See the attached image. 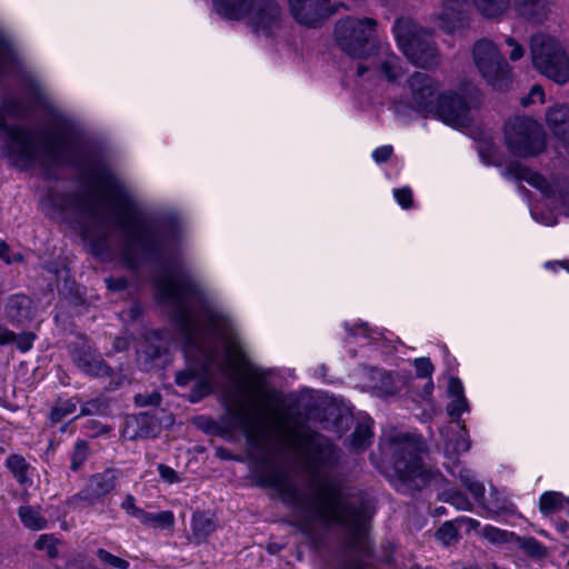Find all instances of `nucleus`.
<instances>
[{
	"instance_id": "nucleus-1",
	"label": "nucleus",
	"mask_w": 569,
	"mask_h": 569,
	"mask_svg": "<svg viewBox=\"0 0 569 569\" xmlns=\"http://www.w3.org/2000/svg\"><path fill=\"white\" fill-rule=\"evenodd\" d=\"M158 299L172 307L173 318L182 331L188 359L199 361L204 371L216 361L218 341L224 360L219 365L222 372H240L247 365V356L231 319L209 306L206 290L190 277L176 279L163 273L156 278Z\"/></svg>"
},
{
	"instance_id": "nucleus-2",
	"label": "nucleus",
	"mask_w": 569,
	"mask_h": 569,
	"mask_svg": "<svg viewBox=\"0 0 569 569\" xmlns=\"http://www.w3.org/2000/svg\"><path fill=\"white\" fill-rule=\"evenodd\" d=\"M290 523L317 547L329 526L342 530L346 547L368 553V530L375 507L370 500H286Z\"/></svg>"
},
{
	"instance_id": "nucleus-3",
	"label": "nucleus",
	"mask_w": 569,
	"mask_h": 569,
	"mask_svg": "<svg viewBox=\"0 0 569 569\" xmlns=\"http://www.w3.org/2000/svg\"><path fill=\"white\" fill-rule=\"evenodd\" d=\"M377 24L372 18L350 16L335 24L333 39L345 53L357 59L355 76L361 84L396 82L405 73L400 58L376 39Z\"/></svg>"
},
{
	"instance_id": "nucleus-4",
	"label": "nucleus",
	"mask_w": 569,
	"mask_h": 569,
	"mask_svg": "<svg viewBox=\"0 0 569 569\" xmlns=\"http://www.w3.org/2000/svg\"><path fill=\"white\" fill-rule=\"evenodd\" d=\"M112 210L117 226L123 231L129 249L139 248L143 253L158 250L159 237L156 229L141 221L133 199L120 183L116 174L101 170L94 176L92 203L88 213L102 219Z\"/></svg>"
},
{
	"instance_id": "nucleus-5",
	"label": "nucleus",
	"mask_w": 569,
	"mask_h": 569,
	"mask_svg": "<svg viewBox=\"0 0 569 569\" xmlns=\"http://www.w3.org/2000/svg\"><path fill=\"white\" fill-rule=\"evenodd\" d=\"M291 450L306 465L315 489L313 498H341L339 483L327 475L339 462V451L331 441L310 429H296L288 433Z\"/></svg>"
},
{
	"instance_id": "nucleus-6",
	"label": "nucleus",
	"mask_w": 569,
	"mask_h": 569,
	"mask_svg": "<svg viewBox=\"0 0 569 569\" xmlns=\"http://www.w3.org/2000/svg\"><path fill=\"white\" fill-rule=\"evenodd\" d=\"M382 450L403 486L420 490L439 481L440 473L427 468L422 462L425 446L419 437L400 432L390 435Z\"/></svg>"
},
{
	"instance_id": "nucleus-7",
	"label": "nucleus",
	"mask_w": 569,
	"mask_h": 569,
	"mask_svg": "<svg viewBox=\"0 0 569 569\" xmlns=\"http://www.w3.org/2000/svg\"><path fill=\"white\" fill-rule=\"evenodd\" d=\"M213 7L223 19H247L257 34L270 36L281 27L282 9L274 0H213Z\"/></svg>"
},
{
	"instance_id": "nucleus-8",
	"label": "nucleus",
	"mask_w": 569,
	"mask_h": 569,
	"mask_svg": "<svg viewBox=\"0 0 569 569\" xmlns=\"http://www.w3.org/2000/svg\"><path fill=\"white\" fill-rule=\"evenodd\" d=\"M392 32L400 50L410 62L421 68L439 64V49L432 38V32L419 27L408 17L397 19Z\"/></svg>"
},
{
	"instance_id": "nucleus-9",
	"label": "nucleus",
	"mask_w": 569,
	"mask_h": 569,
	"mask_svg": "<svg viewBox=\"0 0 569 569\" xmlns=\"http://www.w3.org/2000/svg\"><path fill=\"white\" fill-rule=\"evenodd\" d=\"M33 102L23 99H8L0 109V132L7 141V148L11 156L23 163H31L37 159V150L33 144V136L30 131L19 126H8L6 117L27 118L32 110Z\"/></svg>"
},
{
	"instance_id": "nucleus-10",
	"label": "nucleus",
	"mask_w": 569,
	"mask_h": 569,
	"mask_svg": "<svg viewBox=\"0 0 569 569\" xmlns=\"http://www.w3.org/2000/svg\"><path fill=\"white\" fill-rule=\"evenodd\" d=\"M530 53L540 74L561 86L569 81V56L558 39L545 33L532 36Z\"/></svg>"
},
{
	"instance_id": "nucleus-11",
	"label": "nucleus",
	"mask_w": 569,
	"mask_h": 569,
	"mask_svg": "<svg viewBox=\"0 0 569 569\" xmlns=\"http://www.w3.org/2000/svg\"><path fill=\"white\" fill-rule=\"evenodd\" d=\"M505 144L510 153L519 158H532L546 149L542 126L529 116H516L503 126Z\"/></svg>"
},
{
	"instance_id": "nucleus-12",
	"label": "nucleus",
	"mask_w": 569,
	"mask_h": 569,
	"mask_svg": "<svg viewBox=\"0 0 569 569\" xmlns=\"http://www.w3.org/2000/svg\"><path fill=\"white\" fill-rule=\"evenodd\" d=\"M472 58L481 77L495 89H505L511 82V67L492 41L478 40L472 48Z\"/></svg>"
},
{
	"instance_id": "nucleus-13",
	"label": "nucleus",
	"mask_w": 569,
	"mask_h": 569,
	"mask_svg": "<svg viewBox=\"0 0 569 569\" xmlns=\"http://www.w3.org/2000/svg\"><path fill=\"white\" fill-rule=\"evenodd\" d=\"M251 406L256 409L254 415L250 411L248 403L242 400H238L231 411L232 417L239 422L242 432L250 441L264 437L270 428H281L284 425L282 416L278 415L276 410L267 413L252 397Z\"/></svg>"
},
{
	"instance_id": "nucleus-14",
	"label": "nucleus",
	"mask_w": 569,
	"mask_h": 569,
	"mask_svg": "<svg viewBox=\"0 0 569 569\" xmlns=\"http://www.w3.org/2000/svg\"><path fill=\"white\" fill-rule=\"evenodd\" d=\"M471 106L467 99L456 92L440 93L430 114H435L445 123L453 128L468 127L471 122Z\"/></svg>"
},
{
	"instance_id": "nucleus-15",
	"label": "nucleus",
	"mask_w": 569,
	"mask_h": 569,
	"mask_svg": "<svg viewBox=\"0 0 569 569\" xmlns=\"http://www.w3.org/2000/svg\"><path fill=\"white\" fill-rule=\"evenodd\" d=\"M431 21L448 34L466 29L470 22L468 0H442L439 11L431 16Z\"/></svg>"
},
{
	"instance_id": "nucleus-16",
	"label": "nucleus",
	"mask_w": 569,
	"mask_h": 569,
	"mask_svg": "<svg viewBox=\"0 0 569 569\" xmlns=\"http://www.w3.org/2000/svg\"><path fill=\"white\" fill-rule=\"evenodd\" d=\"M412 107L423 113H431L439 94L438 82L427 73L415 72L408 79Z\"/></svg>"
},
{
	"instance_id": "nucleus-17",
	"label": "nucleus",
	"mask_w": 569,
	"mask_h": 569,
	"mask_svg": "<svg viewBox=\"0 0 569 569\" xmlns=\"http://www.w3.org/2000/svg\"><path fill=\"white\" fill-rule=\"evenodd\" d=\"M328 1L288 0V3L290 12L297 22L308 27H317L332 13L328 7Z\"/></svg>"
},
{
	"instance_id": "nucleus-18",
	"label": "nucleus",
	"mask_w": 569,
	"mask_h": 569,
	"mask_svg": "<svg viewBox=\"0 0 569 569\" xmlns=\"http://www.w3.org/2000/svg\"><path fill=\"white\" fill-rule=\"evenodd\" d=\"M71 358L76 366L87 375L93 377H107L111 375V368L94 349L86 343L73 347Z\"/></svg>"
},
{
	"instance_id": "nucleus-19",
	"label": "nucleus",
	"mask_w": 569,
	"mask_h": 569,
	"mask_svg": "<svg viewBox=\"0 0 569 569\" xmlns=\"http://www.w3.org/2000/svg\"><path fill=\"white\" fill-rule=\"evenodd\" d=\"M121 508L142 523L156 529H167L173 525L174 518L171 511L146 512L136 507L133 500H122Z\"/></svg>"
},
{
	"instance_id": "nucleus-20",
	"label": "nucleus",
	"mask_w": 569,
	"mask_h": 569,
	"mask_svg": "<svg viewBox=\"0 0 569 569\" xmlns=\"http://www.w3.org/2000/svg\"><path fill=\"white\" fill-rule=\"evenodd\" d=\"M42 147L49 163L63 164L67 162L71 144L62 131H54L46 137Z\"/></svg>"
},
{
	"instance_id": "nucleus-21",
	"label": "nucleus",
	"mask_w": 569,
	"mask_h": 569,
	"mask_svg": "<svg viewBox=\"0 0 569 569\" xmlns=\"http://www.w3.org/2000/svg\"><path fill=\"white\" fill-rule=\"evenodd\" d=\"M118 481L119 471L116 469H106L102 472L94 473L88 481V493L96 498H101L108 495H116Z\"/></svg>"
},
{
	"instance_id": "nucleus-22",
	"label": "nucleus",
	"mask_w": 569,
	"mask_h": 569,
	"mask_svg": "<svg viewBox=\"0 0 569 569\" xmlns=\"http://www.w3.org/2000/svg\"><path fill=\"white\" fill-rule=\"evenodd\" d=\"M546 122L550 131L565 142H569V107L556 104L546 112Z\"/></svg>"
},
{
	"instance_id": "nucleus-23",
	"label": "nucleus",
	"mask_w": 569,
	"mask_h": 569,
	"mask_svg": "<svg viewBox=\"0 0 569 569\" xmlns=\"http://www.w3.org/2000/svg\"><path fill=\"white\" fill-rule=\"evenodd\" d=\"M7 315L12 322L21 323L31 317V301L24 295L12 296L7 303Z\"/></svg>"
},
{
	"instance_id": "nucleus-24",
	"label": "nucleus",
	"mask_w": 569,
	"mask_h": 569,
	"mask_svg": "<svg viewBox=\"0 0 569 569\" xmlns=\"http://www.w3.org/2000/svg\"><path fill=\"white\" fill-rule=\"evenodd\" d=\"M6 467L22 486H31L30 472L32 467L21 455H11L6 460Z\"/></svg>"
},
{
	"instance_id": "nucleus-25",
	"label": "nucleus",
	"mask_w": 569,
	"mask_h": 569,
	"mask_svg": "<svg viewBox=\"0 0 569 569\" xmlns=\"http://www.w3.org/2000/svg\"><path fill=\"white\" fill-rule=\"evenodd\" d=\"M513 543L533 560H541L548 556V549L533 537L516 536Z\"/></svg>"
},
{
	"instance_id": "nucleus-26",
	"label": "nucleus",
	"mask_w": 569,
	"mask_h": 569,
	"mask_svg": "<svg viewBox=\"0 0 569 569\" xmlns=\"http://www.w3.org/2000/svg\"><path fill=\"white\" fill-rule=\"evenodd\" d=\"M192 529L194 540L200 543L214 531L216 523L211 516L203 512H196L192 518Z\"/></svg>"
},
{
	"instance_id": "nucleus-27",
	"label": "nucleus",
	"mask_w": 569,
	"mask_h": 569,
	"mask_svg": "<svg viewBox=\"0 0 569 569\" xmlns=\"http://www.w3.org/2000/svg\"><path fill=\"white\" fill-rule=\"evenodd\" d=\"M19 517L24 525L30 530H42L47 527V520L41 515L40 510L37 508H32L30 506H22L19 509Z\"/></svg>"
},
{
	"instance_id": "nucleus-28",
	"label": "nucleus",
	"mask_w": 569,
	"mask_h": 569,
	"mask_svg": "<svg viewBox=\"0 0 569 569\" xmlns=\"http://www.w3.org/2000/svg\"><path fill=\"white\" fill-rule=\"evenodd\" d=\"M19 63L17 51L10 41L0 33V72H7L12 66Z\"/></svg>"
},
{
	"instance_id": "nucleus-29",
	"label": "nucleus",
	"mask_w": 569,
	"mask_h": 569,
	"mask_svg": "<svg viewBox=\"0 0 569 569\" xmlns=\"http://www.w3.org/2000/svg\"><path fill=\"white\" fill-rule=\"evenodd\" d=\"M473 3L482 16L496 18L507 10L509 0H473Z\"/></svg>"
},
{
	"instance_id": "nucleus-30",
	"label": "nucleus",
	"mask_w": 569,
	"mask_h": 569,
	"mask_svg": "<svg viewBox=\"0 0 569 569\" xmlns=\"http://www.w3.org/2000/svg\"><path fill=\"white\" fill-rule=\"evenodd\" d=\"M267 486L277 489L279 492L289 493L292 496L291 498H298L291 479L283 471L272 470Z\"/></svg>"
},
{
	"instance_id": "nucleus-31",
	"label": "nucleus",
	"mask_w": 569,
	"mask_h": 569,
	"mask_svg": "<svg viewBox=\"0 0 569 569\" xmlns=\"http://www.w3.org/2000/svg\"><path fill=\"white\" fill-rule=\"evenodd\" d=\"M520 12L527 19L540 22L547 13L546 0H526L520 8Z\"/></svg>"
},
{
	"instance_id": "nucleus-32",
	"label": "nucleus",
	"mask_w": 569,
	"mask_h": 569,
	"mask_svg": "<svg viewBox=\"0 0 569 569\" xmlns=\"http://www.w3.org/2000/svg\"><path fill=\"white\" fill-rule=\"evenodd\" d=\"M372 436L371 427L368 423L358 425L350 436V446L355 450H363L371 443Z\"/></svg>"
},
{
	"instance_id": "nucleus-33",
	"label": "nucleus",
	"mask_w": 569,
	"mask_h": 569,
	"mask_svg": "<svg viewBox=\"0 0 569 569\" xmlns=\"http://www.w3.org/2000/svg\"><path fill=\"white\" fill-rule=\"evenodd\" d=\"M78 405L79 400L77 398H71L67 400L59 399L56 406L51 409V421L54 423L62 421L66 417L76 411Z\"/></svg>"
},
{
	"instance_id": "nucleus-34",
	"label": "nucleus",
	"mask_w": 569,
	"mask_h": 569,
	"mask_svg": "<svg viewBox=\"0 0 569 569\" xmlns=\"http://www.w3.org/2000/svg\"><path fill=\"white\" fill-rule=\"evenodd\" d=\"M482 536L489 542L495 545L513 543L516 536L513 532L501 530L496 527L487 526L483 528Z\"/></svg>"
},
{
	"instance_id": "nucleus-35",
	"label": "nucleus",
	"mask_w": 569,
	"mask_h": 569,
	"mask_svg": "<svg viewBox=\"0 0 569 569\" xmlns=\"http://www.w3.org/2000/svg\"><path fill=\"white\" fill-rule=\"evenodd\" d=\"M59 543H60V541L57 538H54L52 535L43 533V535L39 536V538L37 539L36 543H34V547L38 550L46 551L47 556L50 559H54L59 556V549H58Z\"/></svg>"
},
{
	"instance_id": "nucleus-36",
	"label": "nucleus",
	"mask_w": 569,
	"mask_h": 569,
	"mask_svg": "<svg viewBox=\"0 0 569 569\" xmlns=\"http://www.w3.org/2000/svg\"><path fill=\"white\" fill-rule=\"evenodd\" d=\"M461 483L469 490V492L476 498H481L485 493V487L479 482L475 475L469 470L460 471Z\"/></svg>"
},
{
	"instance_id": "nucleus-37",
	"label": "nucleus",
	"mask_w": 569,
	"mask_h": 569,
	"mask_svg": "<svg viewBox=\"0 0 569 569\" xmlns=\"http://www.w3.org/2000/svg\"><path fill=\"white\" fill-rule=\"evenodd\" d=\"M88 455V442L86 440H78L73 447V451L71 455V469L77 471L87 460Z\"/></svg>"
},
{
	"instance_id": "nucleus-38",
	"label": "nucleus",
	"mask_w": 569,
	"mask_h": 569,
	"mask_svg": "<svg viewBox=\"0 0 569 569\" xmlns=\"http://www.w3.org/2000/svg\"><path fill=\"white\" fill-rule=\"evenodd\" d=\"M483 508L493 517H503L512 511L507 500H482Z\"/></svg>"
},
{
	"instance_id": "nucleus-39",
	"label": "nucleus",
	"mask_w": 569,
	"mask_h": 569,
	"mask_svg": "<svg viewBox=\"0 0 569 569\" xmlns=\"http://www.w3.org/2000/svg\"><path fill=\"white\" fill-rule=\"evenodd\" d=\"M97 557L103 563H106L110 567L117 568V569H128V567H129V562L127 560H124L120 557H117L104 549H98Z\"/></svg>"
},
{
	"instance_id": "nucleus-40",
	"label": "nucleus",
	"mask_w": 569,
	"mask_h": 569,
	"mask_svg": "<svg viewBox=\"0 0 569 569\" xmlns=\"http://www.w3.org/2000/svg\"><path fill=\"white\" fill-rule=\"evenodd\" d=\"M529 168L515 161L510 162L502 171L507 179L526 180Z\"/></svg>"
},
{
	"instance_id": "nucleus-41",
	"label": "nucleus",
	"mask_w": 569,
	"mask_h": 569,
	"mask_svg": "<svg viewBox=\"0 0 569 569\" xmlns=\"http://www.w3.org/2000/svg\"><path fill=\"white\" fill-rule=\"evenodd\" d=\"M437 538L445 545H450L457 540L458 532L451 522H445L437 531Z\"/></svg>"
},
{
	"instance_id": "nucleus-42",
	"label": "nucleus",
	"mask_w": 569,
	"mask_h": 569,
	"mask_svg": "<svg viewBox=\"0 0 569 569\" xmlns=\"http://www.w3.org/2000/svg\"><path fill=\"white\" fill-rule=\"evenodd\" d=\"M525 181H527L532 187L539 189L543 193L548 194L550 192V186L548 181L541 174L532 171L531 169H529Z\"/></svg>"
},
{
	"instance_id": "nucleus-43",
	"label": "nucleus",
	"mask_w": 569,
	"mask_h": 569,
	"mask_svg": "<svg viewBox=\"0 0 569 569\" xmlns=\"http://www.w3.org/2000/svg\"><path fill=\"white\" fill-rule=\"evenodd\" d=\"M415 369L420 378H430L433 372V366L429 358H418L415 360Z\"/></svg>"
},
{
	"instance_id": "nucleus-44",
	"label": "nucleus",
	"mask_w": 569,
	"mask_h": 569,
	"mask_svg": "<svg viewBox=\"0 0 569 569\" xmlns=\"http://www.w3.org/2000/svg\"><path fill=\"white\" fill-rule=\"evenodd\" d=\"M565 502L569 500H539V508L545 515H551L565 509Z\"/></svg>"
},
{
	"instance_id": "nucleus-45",
	"label": "nucleus",
	"mask_w": 569,
	"mask_h": 569,
	"mask_svg": "<svg viewBox=\"0 0 569 569\" xmlns=\"http://www.w3.org/2000/svg\"><path fill=\"white\" fill-rule=\"evenodd\" d=\"M466 410H468V405L465 397L455 398L447 408L449 416L456 418H459Z\"/></svg>"
},
{
	"instance_id": "nucleus-46",
	"label": "nucleus",
	"mask_w": 569,
	"mask_h": 569,
	"mask_svg": "<svg viewBox=\"0 0 569 569\" xmlns=\"http://www.w3.org/2000/svg\"><path fill=\"white\" fill-rule=\"evenodd\" d=\"M543 102L545 101V91L542 89L541 86H533L530 90V92L528 93V96L523 97L521 99V104L522 106H529L530 103H535V102Z\"/></svg>"
},
{
	"instance_id": "nucleus-47",
	"label": "nucleus",
	"mask_w": 569,
	"mask_h": 569,
	"mask_svg": "<svg viewBox=\"0 0 569 569\" xmlns=\"http://www.w3.org/2000/svg\"><path fill=\"white\" fill-rule=\"evenodd\" d=\"M395 198L397 199L398 203L403 208L408 209L412 204V191L409 188H400L396 189Z\"/></svg>"
},
{
	"instance_id": "nucleus-48",
	"label": "nucleus",
	"mask_w": 569,
	"mask_h": 569,
	"mask_svg": "<svg viewBox=\"0 0 569 569\" xmlns=\"http://www.w3.org/2000/svg\"><path fill=\"white\" fill-rule=\"evenodd\" d=\"M103 409V403L99 399H92L81 406L80 416L101 413Z\"/></svg>"
},
{
	"instance_id": "nucleus-49",
	"label": "nucleus",
	"mask_w": 569,
	"mask_h": 569,
	"mask_svg": "<svg viewBox=\"0 0 569 569\" xmlns=\"http://www.w3.org/2000/svg\"><path fill=\"white\" fill-rule=\"evenodd\" d=\"M450 446H452V450L456 453H462L469 450L470 442L467 439L466 433L463 432L460 433L452 443H448L446 449L449 450Z\"/></svg>"
},
{
	"instance_id": "nucleus-50",
	"label": "nucleus",
	"mask_w": 569,
	"mask_h": 569,
	"mask_svg": "<svg viewBox=\"0 0 569 569\" xmlns=\"http://www.w3.org/2000/svg\"><path fill=\"white\" fill-rule=\"evenodd\" d=\"M36 336L31 332L22 333L19 337L16 336V343L20 351L27 352L31 349Z\"/></svg>"
},
{
	"instance_id": "nucleus-51",
	"label": "nucleus",
	"mask_w": 569,
	"mask_h": 569,
	"mask_svg": "<svg viewBox=\"0 0 569 569\" xmlns=\"http://www.w3.org/2000/svg\"><path fill=\"white\" fill-rule=\"evenodd\" d=\"M506 43L512 48L511 52L509 53L510 60L517 61L523 57L525 48L520 43H518L513 38L508 37L506 39Z\"/></svg>"
},
{
	"instance_id": "nucleus-52",
	"label": "nucleus",
	"mask_w": 569,
	"mask_h": 569,
	"mask_svg": "<svg viewBox=\"0 0 569 569\" xmlns=\"http://www.w3.org/2000/svg\"><path fill=\"white\" fill-rule=\"evenodd\" d=\"M210 392V386L206 382L197 383L190 395V401L197 402Z\"/></svg>"
},
{
	"instance_id": "nucleus-53",
	"label": "nucleus",
	"mask_w": 569,
	"mask_h": 569,
	"mask_svg": "<svg viewBox=\"0 0 569 569\" xmlns=\"http://www.w3.org/2000/svg\"><path fill=\"white\" fill-rule=\"evenodd\" d=\"M158 470L161 479L166 482L173 483L179 481L178 473L172 468L161 463L158 466Z\"/></svg>"
},
{
	"instance_id": "nucleus-54",
	"label": "nucleus",
	"mask_w": 569,
	"mask_h": 569,
	"mask_svg": "<svg viewBox=\"0 0 569 569\" xmlns=\"http://www.w3.org/2000/svg\"><path fill=\"white\" fill-rule=\"evenodd\" d=\"M392 152H393V149L391 146H382V147L377 148L373 151L372 157L376 162L381 163V162L388 161L390 159Z\"/></svg>"
},
{
	"instance_id": "nucleus-55",
	"label": "nucleus",
	"mask_w": 569,
	"mask_h": 569,
	"mask_svg": "<svg viewBox=\"0 0 569 569\" xmlns=\"http://www.w3.org/2000/svg\"><path fill=\"white\" fill-rule=\"evenodd\" d=\"M196 379V371L193 369H186L178 371L176 375V383L178 386L184 387L190 381Z\"/></svg>"
},
{
	"instance_id": "nucleus-56",
	"label": "nucleus",
	"mask_w": 569,
	"mask_h": 569,
	"mask_svg": "<svg viewBox=\"0 0 569 569\" xmlns=\"http://www.w3.org/2000/svg\"><path fill=\"white\" fill-rule=\"evenodd\" d=\"M136 403L139 406H158L161 401V396L158 392H153L146 399L143 396L138 395L134 398Z\"/></svg>"
},
{
	"instance_id": "nucleus-57",
	"label": "nucleus",
	"mask_w": 569,
	"mask_h": 569,
	"mask_svg": "<svg viewBox=\"0 0 569 569\" xmlns=\"http://www.w3.org/2000/svg\"><path fill=\"white\" fill-rule=\"evenodd\" d=\"M10 248L6 242L0 243V258L7 263H11L13 261H20L22 259L21 254H16L14 257L9 256Z\"/></svg>"
},
{
	"instance_id": "nucleus-58",
	"label": "nucleus",
	"mask_w": 569,
	"mask_h": 569,
	"mask_svg": "<svg viewBox=\"0 0 569 569\" xmlns=\"http://www.w3.org/2000/svg\"><path fill=\"white\" fill-rule=\"evenodd\" d=\"M449 391L453 398L465 397L463 396V387L459 379L451 378L449 382Z\"/></svg>"
},
{
	"instance_id": "nucleus-59",
	"label": "nucleus",
	"mask_w": 569,
	"mask_h": 569,
	"mask_svg": "<svg viewBox=\"0 0 569 569\" xmlns=\"http://www.w3.org/2000/svg\"><path fill=\"white\" fill-rule=\"evenodd\" d=\"M16 341V333L9 329L0 326V345H8Z\"/></svg>"
},
{
	"instance_id": "nucleus-60",
	"label": "nucleus",
	"mask_w": 569,
	"mask_h": 569,
	"mask_svg": "<svg viewBox=\"0 0 569 569\" xmlns=\"http://www.w3.org/2000/svg\"><path fill=\"white\" fill-rule=\"evenodd\" d=\"M338 569H365V563L358 559L346 560Z\"/></svg>"
},
{
	"instance_id": "nucleus-61",
	"label": "nucleus",
	"mask_w": 569,
	"mask_h": 569,
	"mask_svg": "<svg viewBox=\"0 0 569 569\" xmlns=\"http://www.w3.org/2000/svg\"><path fill=\"white\" fill-rule=\"evenodd\" d=\"M107 283H108V287L112 290H122L127 286V281L124 279H117V280L109 279V280H107Z\"/></svg>"
},
{
	"instance_id": "nucleus-62",
	"label": "nucleus",
	"mask_w": 569,
	"mask_h": 569,
	"mask_svg": "<svg viewBox=\"0 0 569 569\" xmlns=\"http://www.w3.org/2000/svg\"><path fill=\"white\" fill-rule=\"evenodd\" d=\"M447 501L451 502L458 509L469 510L472 508V503L470 500H447Z\"/></svg>"
},
{
	"instance_id": "nucleus-63",
	"label": "nucleus",
	"mask_w": 569,
	"mask_h": 569,
	"mask_svg": "<svg viewBox=\"0 0 569 569\" xmlns=\"http://www.w3.org/2000/svg\"><path fill=\"white\" fill-rule=\"evenodd\" d=\"M129 341L126 338H117L114 340V348L117 351H123L128 348Z\"/></svg>"
},
{
	"instance_id": "nucleus-64",
	"label": "nucleus",
	"mask_w": 569,
	"mask_h": 569,
	"mask_svg": "<svg viewBox=\"0 0 569 569\" xmlns=\"http://www.w3.org/2000/svg\"><path fill=\"white\" fill-rule=\"evenodd\" d=\"M540 498L547 499V498H559L557 492L553 491H546Z\"/></svg>"
}]
</instances>
